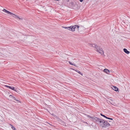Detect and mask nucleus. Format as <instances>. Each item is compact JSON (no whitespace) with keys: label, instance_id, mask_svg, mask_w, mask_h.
Instances as JSON below:
<instances>
[{"label":"nucleus","instance_id":"obj_1","mask_svg":"<svg viewBox=\"0 0 130 130\" xmlns=\"http://www.w3.org/2000/svg\"><path fill=\"white\" fill-rule=\"evenodd\" d=\"M87 116L92 118V120L94 122H96L98 124H100L101 122H102L103 119H100L98 117H91L89 115H87Z\"/></svg>","mask_w":130,"mask_h":130},{"label":"nucleus","instance_id":"obj_2","mask_svg":"<svg viewBox=\"0 0 130 130\" xmlns=\"http://www.w3.org/2000/svg\"><path fill=\"white\" fill-rule=\"evenodd\" d=\"M92 46L94 47L95 48V50L97 52H98L101 55L104 54V52L102 48H100L96 44H92Z\"/></svg>","mask_w":130,"mask_h":130},{"label":"nucleus","instance_id":"obj_3","mask_svg":"<svg viewBox=\"0 0 130 130\" xmlns=\"http://www.w3.org/2000/svg\"><path fill=\"white\" fill-rule=\"evenodd\" d=\"M3 11L6 13L8 14H10V15H12L13 17H14L15 18H17L18 19H19L20 20H22V18H20L19 17H18V16H17L16 15H15V14H13L12 13H11L10 12L8 11L7 10H6L5 9H3Z\"/></svg>","mask_w":130,"mask_h":130},{"label":"nucleus","instance_id":"obj_4","mask_svg":"<svg viewBox=\"0 0 130 130\" xmlns=\"http://www.w3.org/2000/svg\"><path fill=\"white\" fill-rule=\"evenodd\" d=\"M79 27V26L77 25H76L73 26H71L69 27V30H71L72 31H75V29L76 28V27H77L78 29Z\"/></svg>","mask_w":130,"mask_h":130},{"label":"nucleus","instance_id":"obj_5","mask_svg":"<svg viewBox=\"0 0 130 130\" xmlns=\"http://www.w3.org/2000/svg\"><path fill=\"white\" fill-rule=\"evenodd\" d=\"M104 127H107L110 125V124L107 121L104 120Z\"/></svg>","mask_w":130,"mask_h":130},{"label":"nucleus","instance_id":"obj_6","mask_svg":"<svg viewBox=\"0 0 130 130\" xmlns=\"http://www.w3.org/2000/svg\"><path fill=\"white\" fill-rule=\"evenodd\" d=\"M104 122H105L104 120H102V122H101L100 125L101 126H102L103 128L104 127Z\"/></svg>","mask_w":130,"mask_h":130},{"label":"nucleus","instance_id":"obj_7","mask_svg":"<svg viewBox=\"0 0 130 130\" xmlns=\"http://www.w3.org/2000/svg\"><path fill=\"white\" fill-rule=\"evenodd\" d=\"M103 71L107 74H109V71L107 69H104Z\"/></svg>","mask_w":130,"mask_h":130},{"label":"nucleus","instance_id":"obj_8","mask_svg":"<svg viewBox=\"0 0 130 130\" xmlns=\"http://www.w3.org/2000/svg\"><path fill=\"white\" fill-rule=\"evenodd\" d=\"M123 51L125 53L127 54H129L130 53L128 51L127 49L126 48L123 49Z\"/></svg>","mask_w":130,"mask_h":130},{"label":"nucleus","instance_id":"obj_9","mask_svg":"<svg viewBox=\"0 0 130 130\" xmlns=\"http://www.w3.org/2000/svg\"><path fill=\"white\" fill-rule=\"evenodd\" d=\"M112 89L114 90L115 91H118V88L115 86H113V87L112 88Z\"/></svg>","mask_w":130,"mask_h":130},{"label":"nucleus","instance_id":"obj_10","mask_svg":"<svg viewBox=\"0 0 130 130\" xmlns=\"http://www.w3.org/2000/svg\"><path fill=\"white\" fill-rule=\"evenodd\" d=\"M75 70L76 72H77V73H79V74L81 75L82 76L83 75V74L81 72H80L79 71H78L77 70Z\"/></svg>","mask_w":130,"mask_h":130},{"label":"nucleus","instance_id":"obj_11","mask_svg":"<svg viewBox=\"0 0 130 130\" xmlns=\"http://www.w3.org/2000/svg\"><path fill=\"white\" fill-rule=\"evenodd\" d=\"M11 89L15 91H16V92L17 91V89H14V88L13 87H12V88H11Z\"/></svg>","mask_w":130,"mask_h":130},{"label":"nucleus","instance_id":"obj_12","mask_svg":"<svg viewBox=\"0 0 130 130\" xmlns=\"http://www.w3.org/2000/svg\"><path fill=\"white\" fill-rule=\"evenodd\" d=\"M11 128L13 130H16L15 127H14L12 125L10 124Z\"/></svg>","mask_w":130,"mask_h":130},{"label":"nucleus","instance_id":"obj_13","mask_svg":"<svg viewBox=\"0 0 130 130\" xmlns=\"http://www.w3.org/2000/svg\"><path fill=\"white\" fill-rule=\"evenodd\" d=\"M5 86L7 87L8 88H9L10 89H11V88H12V87L10 86H7V85H5Z\"/></svg>","mask_w":130,"mask_h":130},{"label":"nucleus","instance_id":"obj_14","mask_svg":"<svg viewBox=\"0 0 130 130\" xmlns=\"http://www.w3.org/2000/svg\"><path fill=\"white\" fill-rule=\"evenodd\" d=\"M62 27H63V28H64L65 29H67L68 30H69V27H66L62 26Z\"/></svg>","mask_w":130,"mask_h":130},{"label":"nucleus","instance_id":"obj_15","mask_svg":"<svg viewBox=\"0 0 130 130\" xmlns=\"http://www.w3.org/2000/svg\"><path fill=\"white\" fill-rule=\"evenodd\" d=\"M13 100H15V101H18V100H17V99L15 98L14 97H13Z\"/></svg>","mask_w":130,"mask_h":130},{"label":"nucleus","instance_id":"obj_16","mask_svg":"<svg viewBox=\"0 0 130 130\" xmlns=\"http://www.w3.org/2000/svg\"><path fill=\"white\" fill-rule=\"evenodd\" d=\"M100 115L101 116L104 117V118H105V115L102 114V113H101Z\"/></svg>","mask_w":130,"mask_h":130},{"label":"nucleus","instance_id":"obj_17","mask_svg":"<svg viewBox=\"0 0 130 130\" xmlns=\"http://www.w3.org/2000/svg\"><path fill=\"white\" fill-rule=\"evenodd\" d=\"M69 64H71V65H73V63H72L70 61H69Z\"/></svg>","mask_w":130,"mask_h":130},{"label":"nucleus","instance_id":"obj_18","mask_svg":"<svg viewBox=\"0 0 130 130\" xmlns=\"http://www.w3.org/2000/svg\"><path fill=\"white\" fill-rule=\"evenodd\" d=\"M108 119H109V120H113V119L112 118H109L108 117Z\"/></svg>","mask_w":130,"mask_h":130},{"label":"nucleus","instance_id":"obj_19","mask_svg":"<svg viewBox=\"0 0 130 130\" xmlns=\"http://www.w3.org/2000/svg\"><path fill=\"white\" fill-rule=\"evenodd\" d=\"M81 2H83V0H79Z\"/></svg>","mask_w":130,"mask_h":130},{"label":"nucleus","instance_id":"obj_20","mask_svg":"<svg viewBox=\"0 0 130 130\" xmlns=\"http://www.w3.org/2000/svg\"><path fill=\"white\" fill-rule=\"evenodd\" d=\"M105 118H106V119H108V117H106V116H105Z\"/></svg>","mask_w":130,"mask_h":130},{"label":"nucleus","instance_id":"obj_21","mask_svg":"<svg viewBox=\"0 0 130 130\" xmlns=\"http://www.w3.org/2000/svg\"><path fill=\"white\" fill-rule=\"evenodd\" d=\"M73 65L74 66H76V64H73Z\"/></svg>","mask_w":130,"mask_h":130},{"label":"nucleus","instance_id":"obj_22","mask_svg":"<svg viewBox=\"0 0 130 130\" xmlns=\"http://www.w3.org/2000/svg\"><path fill=\"white\" fill-rule=\"evenodd\" d=\"M10 96V97H13V96H12V95H10V96Z\"/></svg>","mask_w":130,"mask_h":130},{"label":"nucleus","instance_id":"obj_23","mask_svg":"<svg viewBox=\"0 0 130 130\" xmlns=\"http://www.w3.org/2000/svg\"><path fill=\"white\" fill-rule=\"evenodd\" d=\"M52 114V115L53 116H55V115H54V114Z\"/></svg>","mask_w":130,"mask_h":130},{"label":"nucleus","instance_id":"obj_24","mask_svg":"<svg viewBox=\"0 0 130 130\" xmlns=\"http://www.w3.org/2000/svg\"><path fill=\"white\" fill-rule=\"evenodd\" d=\"M109 121V122H110L111 121Z\"/></svg>","mask_w":130,"mask_h":130}]
</instances>
